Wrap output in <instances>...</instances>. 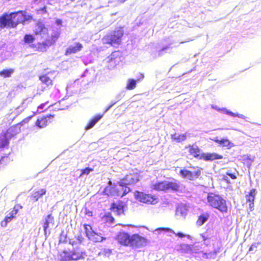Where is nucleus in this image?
<instances>
[{
	"mask_svg": "<svg viewBox=\"0 0 261 261\" xmlns=\"http://www.w3.org/2000/svg\"><path fill=\"white\" fill-rule=\"evenodd\" d=\"M115 239L120 245L125 247L129 246L132 248L143 247L148 242L146 237L141 236L138 233L130 234L124 231L118 232Z\"/></svg>",
	"mask_w": 261,
	"mask_h": 261,
	"instance_id": "nucleus-1",
	"label": "nucleus"
},
{
	"mask_svg": "<svg viewBox=\"0 0 261 261\" xmlns=\"http://www.w3.org/2000/svg\"><path fill=\"white\" fill-rule=\"evenodd\" d=\"M130 191L127 186L121 183V180L117 184L106 186L104 189V193L108 196H120L122 197Z\"/></svg>",
	"mask_w": 261,
	"mask_h": 261,
	"instance_id": "nucleus-2",
	"label": "nucleus"
},
{
	"mask_svg": "<svg viewBox=\"0 0 261 261\" xmlns=\"http://www.w3.org/2000/svg\"><path fill=\"white\" fill-rule=\"evenodd\" d=\"M123 35L124 31L122 28H118L105 35L102 38V41L104 44L113 46H118L121 44Z\"/></svg>",
	"mask_w": 261,
	"mask_h": 261,
	"instance_id": "nucleus-3",
	"label": "nucleus"
},
{
	"mask_svg": "<svg viewBox=\"0 0 261 261\" xmlns=\"http://www.w3.org/2000/svg\"><path fill=\"white\" fill-rule=\"evenodd\" d=\"M207 201L208 205L218 209L221 212H226L227 206L226 200L220 195L213 193H208L207 196Z\"/></svg>",
	"mask_w": 261,
	"mask_h": 261,
	"instance_id": "nucleus-4",
	"label": "nucleus"
},
{
	"mask_svg": "<svg viewBox=\"0 0 261 261\" xmlns=\"http://www.w3.org/2000/svg\"><path fill=\"white\" fill-rule=\"evenodd\" d=\"M189 152L195 158L202 159L205 161H213L216 159H221L222 156L217 153H202L201 150L196 145H189Z\"/></svg>",
	"mask_w": 261,
	"mask_h": 261,
	"instance_id": "nucleus-5",
	"label": "nucleus"
},
{
	"mask_svg": "<svg viewBox=\"0 0 261 261\" xmlns=\"http://www.w3.org/2000/svg\"><path fill=\"white\" fill-rule=\"evenodd\" d=\"M12 28H15L19 24H24L26 21L33 19L32 15H27L25 11H18L15 12H12L9 14Z\"/></svg>",
	"mask_w": 261,
	"mask_h": 261,
	"instance_id": "nucleus-6",
	"label": "nucleus"
},
{
	"mask_svg": "<svg viewBox=\"0 0 261 261\" xmlns=\"http://www.w3.org/2000/svg\"><path fill=\"white\" fill-rule=\"evenodd\" d=\"M140 175L137 169L132 170L124 177L121 179V183L125 186L133 185L140 180Z\"/></svg>",
	"mask_w": 261,
	"mask_h": 261,
	"instance_id": "nucleus-7",
	"label": "nucleus"
},
{
	"mask_svg": "<svg viewBox=\"0 0 261 261\" xmlns=\"http://www.w3.org/2000/svg\"><path fill=\"white\" fill-rule=\"evenodd\" d=\"M72 249L70 250L73 260L83 259L86 256V252L80 242L72 243Z\"/></svg>",
	"mask_w": 261,
	"mask_h": 261,
	"instance_id": "nucleus-8",
	"label": "nucleus"
},
{
	"mask_svg": "<svg viewBox=\"0 0 261 261\" xmlns=\"http://www.w3.org/2000/svg\"><path fill=\"white\" fill-rule=\"evenodd\" d=\"M135 198L139 201L147 204H153L156 202L154 196L144 192L136 191L134 193Z\"/></svg>",
	"mask_w": 261,
	"mask_h": 261,
	"instance_id": "nucleus-9",
	"label": "nucleus"
},
{
	"mask_svg": "<svg viewBox=\"0 0 261 261\" xmlns=\"http://www.w3.org/2000/svg\"><path fill=\"white\" fill-rule=\"evenodd\" d=\"M193 171H189L186 169L180 170V175L185 178L189 180H194L197 178L200 174L201 169L198 167L193 168Z\"/></svg>",
	"mask_w": 261,
	"mask_h": 261,
	"instance_id": "nucleus-10",
	"label": "nucleus"
},
{
	"mask_svg": "<svg viewBox=\"0 0 261 261\" xmlns=\"http://www.w3.org/2000/svg\"><path fill=\"white\" fill-rule=\"evenodd\" d=\"M22 208V206L19 204L14 205L12 210L7 215L1 222V226L3 227H6L8 223L10 222L13 219L16 218V215L18 213L19 209Z\"/></svg>",
	"mask_w": 261,
	"mask_h": 261,
	"instance_id": "nucleus-11",
	"label": "nucleus"
},
{
	"mask_svg": "<svg viewBox=\"0 0 261 261\" xmlns=\"http://www.w3.org/2000/svg\"><path fill=\"white\" fill-rule=\"evenodd\" d=\"M126 204L124 201L118 200L111 203L110 210L116 213L117 215L120 216L124 214V208Z\"/></svg>",
	"mask_w": 261,
	"mask_h": 261,
	"instance_id": "nucleus-12",
	"label": "nucleus"
},
{
	"mask_svg": "<svg viewBox=\"0 0 261 261\" xmlns=\"http://www.w3.org/2000/svg\"><path fill=\"white\" fill-rule=\"evenodd\" d=\"M54 118V115L50 114L39 117L37 118L35 122V125L39 128H44L53 122Z\"/></svg>",
	"mask_w": 261,
	"mask_h": 261,
	"instance_id": "nucleus-13",
	"label": "nucleus"
},
{
	"mask_svg": "<svg viewBox=\"0 0 261 261\" xmlns=\"http://www.w3.org/2000/svg\"><path fill=\"white\" fill-rule=\"evenodd\" d=\"M55 41L50 40L49 38H47L44 41L42 42H38L37 45L32 44L30 47L35 48L36 51L43 52L46 51L47 46L51 45Z\"/></svg>",
	"mask_w": 261,
	"mask_h": 261,
	"instance_id": "nucleus-14",
	"label": "nucleus"
},
{
	"mask_svg": "<svg viewBox=\"0 0 261 261\" xmlns=\"http://www.w3.org/2000/svg\"><path fill=\"white\" fill-rule=\"evenodd\" d=\"M7 28H12L9 14L4 13L0 17V30Z\"/></svg>",
	"mask_w": 261,
	"mask_h": 261,
	"instance_id": "nucleus-15",
	"label": "nucleus"
},
{
	"mask_svg": "<svg viewBox=\"0 0 261 261\" xmlns=\"http://www.w3.org/2000/svg\"><path fill=\"white\" fill-rule=\"evenodd\" d=\"M121 55L119 51H114L112 53L110 56L108 57V62L111 64V66H115L121 62Z\"/></svg>",
	"mask_w": 261,
	"mask_h": 261,
	"instance_id": "nucleus-16",
	"label": "nucleus"
},
{
	"mask_svg": "<svg viewBox=\"0 0 261 261\" xmlns=\"http://www.w3.org/2000/svg\"><path fill=\"white\" fill-rule=\"evenodd\" d=\"M20 132V127L18 125H14L8 128L4 134L9 139H10L19 134Z\"/></svg>",
	"mask_w": 261,
	"mask_h": 261,
	"instance_id": "nucleus-17",
	"label": "nucleus"
},
{
	"mask_svg": "<svg viewBox=\"0 0 261 261\" xmlns=\"http://www.w3.org/2000/svg\"><path fill=\"white\" fill-rule=\"evenodd\" d=\"M58 261L73 260L70 250H64L58 254Z\"/></svg>",
	"mask_w": 261,
	"mask_h": 261,
	"instance_id": "nucleus-18",
	"label": "nucleus"
},
{
	"mask_svg": "<svg viewBox=\"0 0 261 261\" xmlns=\"http://www.w3.org/2000/svg\"><path fill=\"white\" fill-rule=\"evenodd\" d=\"M212 108L216 110L217 111H218L219 112L225 113V114H226L228 115H229L230 116L238 117L239 118H242L243 119H245V116L244 115H242V114L234 113L232 112H231V111L227 110L225 108H220L217 106H215V105H212Z\"/></svg>",
	"mask_w": 261,
	"mask_h": 261,
	"instance_id": "nucleus-19",
	"label": "nucleus"
},
{
	"mask_svg": "<svg viewBox=\"0 0 261 261\" xmlns=\"http://www.w3.org/2000/svg\"><path fill=\"white\" fill-rule=\"evenodd\" d=\"M83 46V45L80 42H76L75 46H70L66 49L65 55L66 56L70 55L71 54H76L81 51Z\"/></svg>",
	"mask_w": 261,
	"mask_h": 261,
	"instance_id": "nucleus-20",
	"label": "nucleus"
},
{
	"mask_svg": "<svg viewBox=\"0 0 261 261\" xmlns=\"http://www.w3.org/2000/svg\"><path fill=\"white\" fill-rule=\"evenodd\" d=\"M46 193L45 189H39L34 191L30 195L31 200L36 202L41 198L43 195H45Z\"/></svg>",
	"mask_w": 261,
	"mask_h": 261,
	"instance_id": "nucleus-21",
	"label": "nucleus"
},
{
	"mask_svg": "<svg viewBox=\"0 0 261 261\" xmlns=\"http://www.w3.org/2000/svg\"><path fill=\"white\" fill-rule=\"evenodd\" d=\"M215 142L220 144L221 145L227 147V148L229 149L233 146V144L230 142L229 140L227 139H219L218 137L213 139Z\"/></svg>",
	"mask_w": 261,
	"mask_h": 261,
	"instance_id": "nucleus-22",
	"label": "nucleus"
},
{
	"mask_svg": "<svg viewBox=\"0 0 261 261\" xmlns=\"http://www.w3.org/2000/svg\"><path fill=\"white\" fill-rule=\"evenodd\" d=\"M102 115H97L94 116L87 124L85 126V129L88 130L91 128H92L95 124L102 118Z\"/></svg>",
	"mask_w": 261,
	"mask_h": 261,
	"instance_id": "nucleus-23",
	"label": "nucleus"
},
{
	"mask_svg": "<svg viewBox=\"0 0 261 261\" xmlns=\"http://www.w3.org/2000/svg\"><path fill=\"white\" fill-rule=\"evenodd\" d=\"M101 221L104 223L112 224L114 222L115 219L112 214L110 212L106 213L101 217Z\"/></svg>",
	"mask_w": 261,
	"mask_h": 261,
	"instance_id": "nucleus-24",
	"label": "nucleus"
},
{
	"mask_svg": "<svg viewBox=\"0 0 261 261\" xmlns=\"http://www.w3.org/2000/svg\"><path fill=\"white\" fill-rule=\"evenodd\" d=\"M41 83L47 86H52L53 85V80L48 76V74L41 75L39 77Z\"/></svg>",
	"mask_w": 261,
	"mask_h": 261,
	"instance_id": "nucleus-25",
	"label": "nucleus"
},
{
	"mask_svg": "<svg viewBox=\"0 0 261 261\" xmlns=\"http://www.w3.org/2000/svg\"><path fill=\"white\" fill-rule=\"evenodd\" d=\"M46 29L45 25L41 21H38L35 26L34 33L36 35H40Z\"/></svg>",
	"mask_w": 261,
	"mask_h": 261,
	"instance_id": "nucleus-26",
	"label": "nucleus"
},
{
	"mask_svg": "<svg viewBox=\"0 0 261 261\" xmlns=\"http://www.w3.org/2000/svg\"><path fill=\"white\" fill-rule=\"evenodd\" d=\"M89 239L94 242H101L103 240H105L106 238L101 235V234L97 233L94 231L92 233V236Z\"/></svg>",
	"mask_w": 261,
	"mask_h": 261,
	"instance_id": "nucleus-27",
	"label": "nucleus"
},
{
	"mask_svg": "<svg viewBox=\"0 0 261 261\" xmlns=\"http://www.w3.org/2000/svg\"><path fill=\"white\" fill-rule=\"evenodd\" d=\"M187 209L183 204L178 205L176 208V215L177 216H185L187 214Z\"/></svg>",
	"mask_w": 261,
	"mask_h": 261,
	"instance_id": "nucleus-28",
	"label": "nucleus"
},
{
	"mask_svg": "<svg viewBox=\"0 0 261 261\" xmlns=\"http://www.w3.org/2000/svg\"><path fill=\"white\" fill-rule=\"evenodd\" d=\"M35 38L32 34H26L23 37V42L25 44H30V46L34 42Z\"/></svg>",
	"mask_w": 261,
	"mask_h": 261,
	"instance_id": "nucleus-29",
	"label": "nucleus"
},
{
	"mask_svg": "<svg viewBox=\"0 0 261 261\" xmlns=\"http://www.w3.org/2000/svg\"><path fill=\"white\" fill-rule=\"evenodd\" d=\"M171 137H172V139L173 140L176 141L177 142H180L185 141L187 139V134H174L173 135H172Z\"/></svg>",
	"mask_w": 261,
	"mask_h": 261,
	"instance_id": "nucleus-30",
	"label": "nucleus"
},
{
	"mask_svg": "<svg viewBox=\"0 0 261 261\" xmlns=\"http://www.w3.org/2000/svg\"><path fill=\"white\" fill-rule=\"evenodd\" d=\"M9 139L4 133L0 136V147L3 148L7 146L9 143Z\"/></svg>",
	"mask_w": 261,
	"mask_h": 261,
	"instance_id": "nucleus-31",
	"label": "nucleus"
},
{
	"mask_svg": "<svg viewBox=\"0 0 261 261\" xmlns=\"http://www.w3.org/2000/svg\"><path fill=\"white\" fill-rule=\"evenodd\" d=\"M14 71V70L11 68L4 69L0 71V76L3 77L4 78L9 77L11 76Z\"/></svg>",
	"mask_w": 261,
	"mask_h": 261,
	"instance_id": "nucleus-32",
	"label": "nucleus"
},
{
	"mask_svg": "<svg viewBox=\"0 0 261 261\" xmlns=\"http://www.w3.org/2000/svg\"><path fill=\"white\" fill-rule=\"evenodd\" d=\"M209 215L208 214H204L200 215L197 221V224L198 226L202 225L208 219Z\"/></svg>",
	"mask_w": 261,
	"mask_h": 261,
	"instance_id": "nucleus-33",
	"label": "nucleus"
},
{
	"mask_svg": "<svg viewBox=\"0 0 261 261\" xmlns=\"http://www.w3.org/2000/svg\"><path fill=\"white\" fill-rule=\"evenodd\" d=\"M54 220V217L51 216V214H49L47 216L46 219H45V222L43 223V230L44 232V234H46L47 229L49 226V221H52Z\"/></svg>",
	"mask_w": 261,
	"mask_h": 261,
	"instance_id": "nucleus-34",
	"label": "nucleus"
},
{
	"mask_svg": "<svg viewBox=\"0 0 261 261\" xmlns=\"http://www.w3.org/2000/svg\"><path fill=\"white\" fill-rule=\"evenodd\" d=\"M84 227L86 236L89 239L92 236V233L94 232V231L92 230V228L90 225L84 224Z\"/></svg>",
	"mask_w": 261,
	"mask_h": 261,
	"instance_id": "nucleus-35",
	"label": "nucleus"
},
{
	"mask_svg": "<svg viewBox=\"0 0 261 261\" xmlns=\"http://www.w3.org/2000/svg\"><path fill=\"white\" fill-rule=\"evenodd\" d=\"M256 191L255 189H252L248 195L246 196V200L249 202H254Z\"/></svg>",
	"mask_w": 261,
	"mask_h": 261,
	"instance_id": "nucleus-36",
	"label": "nucleus"
},
{
	"mask_svg": "<svg viewBox=\"0 0 261 261\" xmlns=\"http://www.w3.org/2000/svg\"><path fill=\"white\" fill-rule=\"evenodd\" d=\"M178 188V185L175 183L169 182L166 181H164V190L165 189H171L173 190H176Z\"/></svg>",
	"mask_w": 261,
	"mask_h": 261,
	"instance_id": "nucleus-37",
	"label": "nucleus"
},
{
	"mask_svg": "<svg viewBox=\"0 0 261 261\" xmlns=\"http://www.w3.org/2000/svg\"><path fill=\"white\" fill-rule=\"evenodd\" d=\"M136 86V81L134 79H129L128 81L126 88L128 90H133Z\"/></svg>",
	"mask_w": 261,
	"mask_h": 261,
	"instance_id": "nucleus-38",
	"label": "nucleus"
},
{
	"mask_svg": "<svg viewBox=\"0 0 261 261\" xmlns=\"http://www.w3.org/2000/svg\"><path fill=\"white\" fill-rule=\"evenodd\" d=\"M93 169L90 168L89 167H87L85 169H83L81 170V173L80 175V177H82L83 175L86 174L88 175L90 172L93 171Z\"/></svg>",
	"mask_w": 261,
	"mask_h": 261,
	"instance_id": "nucleus-39",
	"label": "nucleus"
},
{
	"mask_svg": "<svg viewBox=\"0 0 261 261\" xmlns=\"http://www.w3.org/2000/svg\"><path fill=\"white\" fill-rule=\"evenodd\" d=\"M166 232H170V233H174L175 234L176 236H178L180 238H182L185 236H186L185 234L181 233V232H179L177 234H175L171 229H170L169 228H164V233H166Z\"/></svg>",
	"mask_w": 261,
	"mask_h": 261,
	"instance_id": "nucleus-40",
	"label": "nucleus"
},
{
	"mask_svg": "<svg viewBox=\"0 0 261 261\" xmlns=\"http://www.w3.org/2000/svg\"><path fill=\"white\" fill-rule=\"evenodd\" d=\"M167 206L170 210L172 209L174 207V205L172 203H170L169 202H167L166 203V202L164 201V207Z\"/></svg>",
	"mask_w": 261,
	"mask_h": 261,
	"instance_id": "nucleus-41",
	"label": "nucleus"
},
{
	"mask_svg": "<svg viewBox=\"0 0 261 261\" xmlns=\"http://www.w3.org/2000/svg\"><path fill=\"white\" fill-rule=\"evenodd\" d=\"M162 185V183H159V184H156L153 185V189L157 190H162V188H160V186Z\"/></svg>",
	"mask_w": 261,
	"mask_h": 261,
	"instance_id": "nucleus-42",
	"label": "nucleus"
},
{
	"mask_svg": "<svg viewBox=\"0 0 261 261\" xmlns=\"http://www.w3.org/2000/svg\"><path fill=\"white\" fill-rule=\"evenodd\" d=\"M85 214L89 217H92L93 215L92 212L87 208L85 209Z\"/></svg>",
	"mask_w": 261,
	"mask_h": 261,
	"instance_id": "nucleus-43",
	"label": "nucleus"
},
{
	"mask_svg": "<svg viewBox=\"0 0 261 261\" xmlns=\"http://www.w3.org/2000/svg\"><path fill=\"white\" fill-rule=\"evenodd\" d=\"M249 207L250 212L253 210V207H254L253 202H250V203L249 204Z\"/></svg>",
	"mask_w": 261,
	"mask_h": 261,
	"instance_id": "nucleus-44",
	"label": "nucleus"
},
{
	"mask_svg": "<svg viewBox=\"0 0 261 261\" xmlns=\"http://www.w3.org/2000/svg\"><path fill=\"white\" fill-rule=\"evenodd\" d=\"M226 174L229 176L232 179L236 178V176L234 174L227 173Z\"/></svg>",
	"mask_w": 261,
	"mask_h": 261,
	"instance_id": "nucleus-45",
	"label": "nucleus"
},
{
	"mask_svg": "<svg viewBox=\"0 0 261 261\" xmlns=\"http://www.w3.org/2000/svg\"><path fill=\"white\" fill-rule=\"evenodd\" d=\"M56 23L58 25H61L62 23V21L61 19H58L56 20Z\"/></svg>",
	"mask_w": 261,
	"mask_h": 261,
	"instance_id": "nucleus-46",
	"label": "nucleus"
},
{
	"mask_svg": "<svg viewBox=\"0 0 261 261\" xmlns=\"http://www.w3.org/2000/svg\"><path fill=\"white\" fill-rule=\"evenodd\" d=\"M202 257L205 258H208V254L207 253H203Z\"/></svg>",
	"mask_w": 261,
	"mask_h": 261,
	"instance_id": "nucleus-47",
	"label": "nucleus"
},
{
	"mask_svg": "<svg viewBox=\"0 0 261 261\" xmlns=\"http://www.w3.org/2000/svg\"><path fill=\"white\" fill-rule=\"evenodd\" d=\"M113 105V104H112L110 106H109V107L106 109V111H108L109 109H110V108H111L112 107V106Z\"/></svg>",
	"mask_w": 261,
	"mask_h": 261,
	"instance_id": "nucleus-48",
	"label": "nucleus"
},
{
	"mask_svg": "<svg viewBox=\"0 0 261 261\" xmlns=\"http://www.w3.org/2000/svg\"><path fill=\"white\" fill-rule=\"evenodd\" d=\"M44 106V104H42L38 107V108L42 109Z\"/></svg>",
	"mask_w": 261,
	"mask_h": 261,
	"instance_id": "nucleus-49",
	"label": "nucleus"
},
{
	"mask_svg": "<svg viewBox=\"0 0 261 261\" xmlns=\"http://www.w3.org/2000/svg\"><path fill=\"white\" fill-rule=\"evenodd\" d=\"M224 179L225 180L228 181V180H227V176H224Z\"/></svg>",
	"mask_w": 261,
	"mask_h": 261,
	"instance_id": "nucleus-50",
	"label": "nucleus"
},
{
	"mask_svg": "<svg viewBox=\"0 0 261 261\" xmlns=\"http://www.w3.org/2000/svg\"><path fill=\"white\" fill-rule=\"evenodd\" d=\"M202 238H203V240L205 241V238H204V237L203 236H202Z\"/></svg>",
	"mask_w": 261,
	"mask_h": 261,
	"instance_id": "nucleus-51",
	"label": "nucleus"
},
{
	"mask_svg": "<svg viewBox=\"0 0 261 261\" xmlns=\"http://www.w3.org/2000/svg\"><path fill=\"white\" fill-rule=\"evenodd\" d=\"M32 116H30V117H29L28 118L29 119H31L32 118Z\"/></svg>",
	"mask_w": 261,
	"mask_h": 261,
	"instance_id": "nucleus-52",
	"label": "nucleus"
},
{
	"mask_svg": "<svg viewBox=\"0 0 261 261\" xmlns=\"http://www.w3.org/2000/svg\"><path fill=\"white\" fill-rule=\"evenodd\" d=\"M159 229H162V230H163V227H161V228H159Z\"/></svg>",
	"mask_w": 261,
	"mask_h": 261,
	"instance_id": "nucleus-53",
	"label": "nucleus"
},
{
	"mask_svg": "<svg viewBox=\"0 0 261 261\" xmlns=\"http://www.w3.org/2000/svg\"><path fill=\"white\" fill-rule=\"evenodd\" d=\"M184 246H185V247H188V246L186 245H184Z\"/></svg>",
	"mask_w": 261,
	"mask_h": 261,
	"instance_id": "nucleus-54",
	"label": "nucleus"
}]
</instances>
